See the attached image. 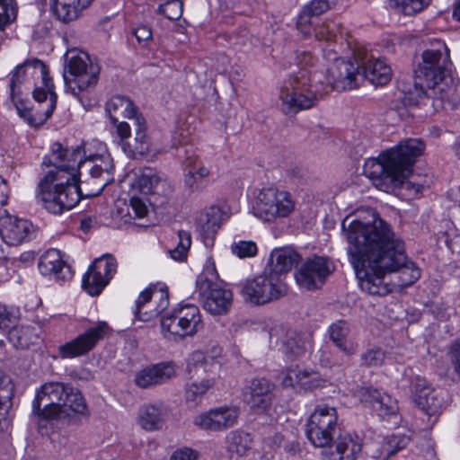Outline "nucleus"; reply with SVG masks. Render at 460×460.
<instances>
[{
  "mask_svg": "<svg viewBox=\"0 0 460 460\" xmlns=\"http://www.w3.org/2000/svg\"><path fill=\"white\" fill-rule=\"evenodd\" d=\"M370 222L359 219L345 221L342 228L349 243L348 253L359 281L360 288L372 296H384L391 288L385 283L386 273H398V285L408 287L420 277V270L408 260L404 243L390 225L372 209Z\"/></svg>",
  "mask_w": 460,
  "mask_h": 460,
  "instance_id": "f257e3e1",
  "label": "nucleus"
},
{
  "mask_svg": "<svg viewBox=\"0 0 460 460\" xmlns=\"http://www.w3.org/2000/svg\"><path fill=\"white\" fill-rule=\"evenodd\" d=\"M42 164L52 165L54 168L40 181L36 199L38 204L54 215H60L59 187L62 186V182L68 183L69 181L75 180V166L79 175L89 174L92 179L98 181V190L86 196L98 195L114 181V164L110 155H94L83 160L79 146L70 150L56 142L52 144L51 154L44 157Z\"/></svg>",
  "mask_w": 460,
  "mask_h": 460,
  "instance_id": "f03ea898",
  "label": "nucleus"
},
{
  "mask_svg": "<svg viewBox=\"0 0 460 460\" xmlns=\"http://www.w3.org/2000/svg\"><path fill=\"white\" fill-rule=\"evenodd\" d=\"M424 149L425 144L420 139L402 140L394 147L381 153L377 158L367 159L363 167L364 174L382 191H399L409 199L416 198L421 192L423 185L408 180V177Z\"/></svg>",
  "mask_w": 460,
  "mask_h": 460,
  "instance_id": "7ed1b4c3",
  "label": "nucleus"
},
{
  "mask_svg": "<svg viewBox=\"0 0 460 460\" xmlns=\"http://www.w3.org/2000/svg\"><path fill=\"white\" fill-rule=\"evenodd\" d=\"M40 80L49 91L53 87L52 79L49 75L47 66L38 58L25 60L18 65L11 74L10 79V97L20 117L23 118L30 125L37 126L46 122L52 115L56 106L58 96L56 93H51L50 102L43 114L38 117L32 115L30 109V101L22 98L21 87L22 84H31V81L36 85V81Z\"/></svg>",
  "mask_w": 460,
  "mask_h": 460,
  "instance_id": "20e7f679",
  "label": "nucleus"
},
{
  "mask_svg": "<svg viewBox=\"0 0 460 460\" xmlns=\"http://www.w3.org/2000/svg\"><path fill=\"white\" fill-rule=\"evenodd\" d=\"M421 58L422 62L419 64L415 75L417 78L423 80L426 87L430 91L426 94L438 99L442 107L446 104L456 107L460 102L456 94V89L443 82L452 66L447 47L440 43L438 49L423 51Z\"/></svg>",
  "mask_w": 460,
  "mask_h": 460,
  "instance_id": "39448f33",
  "label": "nucleus"
},
{
  "mask_svg": "<svg viewBox=\"0 0 460 460\" xmlns=\"http://www.w3.org/2000/svg\"><path fill=\"white\" fill-rule=\"evenodd\" d=\"M334 90L346 91L357 88L359 81L367 79L376 86L388 84L392 78V69L381 58H370L356 64L351 61L335 58L329 69Z\"/></svg>",
  "mask_w": 460,
  "mask_h": 460,
  "instance_id": "423d86ee",
  "label": "nucleus"
},
{
  "mask_svg": "<svg viewBox=\"0 0 460 460\" xmlns=\"http://www.w3.org/2000/svg\"><path fill=\"white\" fill-rule=\"evenodd\" d=\"M99 74V66L93 63L85 52L70 49L65 54L63 77L66 93L78 96L97 84Z\"/></svg>",
  "mask_w": 460,
  "mask_h": 460,
  "instance_id": "0eeeda50",
  "label": "nucleus"
},
{
  "mask_svg": "<svg viewBox=\"0 0 460 460\" xmlns=\"http://www.w3.org/2000/svg\"><path fill=\"white\" fill-rule=\"evenodd\" d=\"M288 290L286 280L267 267L261 273L247 279L241 287L244 301L253 305L275 302L285 296Z\"/></svg>",
  "mask_w": 460,
  "mask_h": 460,
  "instance_id": "6e6552de",
  "label": "nucleus"
},
{
  "mask_svg": "<svg viewBox=\"0 0 460 460\" xmlns=\"http://www.w3.org/2000/svg\"><path fill=\"white\" fill-rule=\"evenodd\" d=\"M320 98V94L311 84V78L306 70L293 75L279 92L285 114H296L300 111L311 109L317 104Z\"/></svg>",
  "mask_w": 460,
  "mask_h": 460,
  "instance_id": "1a4fd4ad",
  "label": "nucleus"
},
{
  "mask_svg": "<svg viewBox=\"0 0 460 460\" xmlns=\"http://www.w3.org/2000/svg\"><path fill=\"white\" fill-rule=\"evenodd\" d=\"M204 328V323L199 307L192 304L179 305L171 314L161 319V330L164 337L169 341H179L186 337H193Z\"/></svg>",
  "mask_w": 460,
  "mask_h": 460,
  "instance_id": "9d476101",
  "label": "nucleus"
},
{
  "mask_svg": "<svg viewBox=\"0 0 460 460\" xmlns=\"http://www.w3.org/2000/svg\"><path fill=\"white\" fill-rule=\"evenodd\" d=\"M296 208V201L286 190L274 187L262 188L255 197L252 211L264 222H276L288 217Z\"/></svg>",
  "mask_w": 460,
  "mask_h": 460,
  "instance_id": "9b49d317",
  "label": "nucleus"
},
{
  "mask_svg": "<svg viewBox=\"0 0 460 460\" xmlns=\"http://www.w3.org/2000/svg\"><path fill=\"white\" fill-rule=\"evenodd\" d=\"M337 426L336 408L327 404L317 405L307 420L306 437L315 447L330 449Z\"/></svg>",
  "mask_w": 460,
  "mask_h": 460,
  "instance_id": "f8f14e48",
  "label": "nucleus"
},
{
  "mask_svg": "<svg viewBox=\"0 0 460 460\" xmlns=\"http://www.w3.org/2000/svg\"><path fill=\"white\" fill-rule=\"evenodd\" d=\"M411 384L414 402L429 417V421L433 425L446 408L445 393L431 387L420 376H415Z\"/></svg>",
  "mask_w": 460,
  "mask_h": 460,
  "instance_id": "ddd939ff",
  "label": "nucleus"
},
{
  "mask_svg": "<svg viewBox=\"0 0 460 460\" xmlns=\"http://www.w3.org/2000/svg\"><path fill=\"white\" fill-rule=\"evenodd\" d=\"M196 289L202 299L203 308L213 315L227 313L232 305V292L212 282L205 275L198 277Z\"/></svg>",
  "mask_w": 460,
  "mask_h": 460,
  "instance_id": "4468645a",
  "label": "nucleus"
},
{
  "mask_svg": "<svg viewBox=\"0 0 460 460\" xmlns=\"http://www.w3.org/2000/svg\"><path fill=\"white\" fill-rule=\"evenodd\" d=\"M169 305V292L165 286L151 284L136 301L135 316L148 322L162 314Z\"/></svg>",
  "mask_w": 460,
  "mask_h": 460,
  "instance_id": "2eb2a0df",
  "label": "nucleus"
},
{
  "mask_svg": "<svg viewBox=\"0 0 460 460\" xmlns=\"http://www.w3.org/2000/svg\"><path fill=\"white\" fill-rule=\"evenodd\" d=\"M333 270L332 264L324 257L314 256L306 259L296 270L297 285L307 290L322 288Z\"/></svg>",
  "mask_w": 460,
  "mask_h": 460,
  "instance_id": "dca6fc26",
  "label": "nucleus"
},
{
  "mask_svg": "<svg viewBox=\"0 0 460 460\" xmlns=\"http://www.w3.org/2000/svg\"><path fill=\"white\" fill-rule=\"evenodd\" d=\"M109 331L110 328L106 323H98L72 341L58 346L59 357L61 358H73L87 354L105 337Z\"/></svg>",
  "mask_w": 460,
  "mask_h": 460,
  "instance_id": "f3484780",
  "label": "nucleus"
},
{
  "mask_svg": "<svg viewBox=\"0 0 460 460\" xmlns=\"http://www.w3.org/2000/svg\"><path fill=\"white\" fill-rule=\"evenodd\" d=\"M118 262L109 254L96 259L83 277V288L91 296H98L117 272Z\"/></svg>",
  "mask_w": 460,
  "mask_h": 460,
  "instance_id": "a211bd4d",
  "label": "nucleus"
},
{
  "mask_svg": "<svg viewBox=\"0 0 460 460\" xmlns=\"http://www.w3.org/2000/svg\"><path fill=\"white\" fill-rule=\"evenodd\" d=\"M274 385L266 378H253L243 389V402L255 413L267 411L272 403Z\"/></svg>",
  "mask_w": 460,
  "mask_h": 460,
  "instance_id": "6ab92c4d",
  "label": "nucleus"
},
{
  "mask_svg": "<svg viewBox=\"0 0 460 460\" xmlns=\"http://www.w3.org/2000/svg\"><path fill=\"white\" fill-rule=\"evenodd\" d=\"M238 416L237 408L218 407L196 416L193 423L204 430L221 431L233 427Z\"/></svg>",
  "mask_w": 460,
  "mask_h": 460,
  "instance_id": "aec40b11",
  "label": "nucleus"
},
{
  "mask_svg": "<svg viewBox=\"0 0 460 460\" xmlns=\"http://www.w3.org/2000/svg\"><path fill=\"white\" fill-rule=\"evenodd\" d=\"M4 212L5 215L0 217V234L4 242L14 246L28 241L32 234V224Z\"/></svg>",
  "mask_w": 460,
  "mask_h": 460,
  "instance_id": "412c9836",
  "label": "nucleus"
},
{
  "mask_svg": "<svg viewBox=\"0 0 460 460\" xmlns=\"http://www.w3.org/2000/svg\"><path fill=\"white\" fill-rule=\"evenodd\" d=\"M363 441L357 434L340 435L330 449L322 452L323 460H356L362 451Z\"/></svg>",
  "mask_w": 460,
  "mask_h": 460,
  "instance_id": "4be33fe9",
  "label": "nucleus"
},
{
  "mask_svg": "<svg viewBox=\"0 0 460 460\" xmlns=\"http://www.w3.org/2000/svg\"><path fill=\"white\" fill-rule=\"evenodd\" d=\"M223 210L217 206H211L199 214L196 219V227L207 247L214 244L215 236L223 221Z\"/></svg>",
  "mask_w": 460,
  "mask_h": 460,
  "instance_id": "5701e85b",
  "label": "nucleus"
},
{
  "mask_svg": "<svg viewBox=\"0 0 460 460\" xmlns=\"http://www.w3.org/2000/svg\"><path fill=\"white\" fill-rule=\"evenodd\" d=\"M172 363L162 362L141 369L135 376V383L140 388H149L162 385L175 376Z\"/></svg>",
  "mask_w": 460,
  "mask_h": 460,
  "instance_id": "b1692460",
  "label": "nucleus"
},
{
  "mask_svg": "<svg viewBox=\"0 0 460 460\" xmlns=\"http://www.w3.org/2000/svg\"><path fill=\"white\" fill-rule=\"evenodd\" d=\"M323 382L318 372L295 367L287 369L282 385L300 391H309L321 386Z\"/></svg>",
  "mask_w": 460,
  "mask_h": 460,
  "instance_id": "393cba45",
  "label": "nucleus"
},
{
  "mask_svg": "<svg viewBox=\"0 0 460 460\" xmlns=\"http://www.w3.org/2000/svg\"><path fill=\"white\" fill-rule=\"evenodd\" d=\"M132 188L143 194H164L170 190L167 181L152 168H145L136 173Z\"/></svg>",
  "mask_w": 460,
  "mask_h": 460,
  "instance_id": "a878e982",
  "label": "nucleus"
},
{
  "mask_svg": "<svg viewBox=\"0 0 460 460\" xmlns=\"http://www.w3.org/2000/svg\"><path fill=\"white\" fill-rule=\"evenodd\" d=\"M300 261L301 256L296 251L290 247H283L271 252L266 267L285 280L287 273Z\"/></svg>",
  "mask_w": 460,
  "mask_h": 460,
  "instance_id": "bb28decb",
  "label": "nucleus"
},
{
  "mask_svg": "<svg viewBox=\"0 0 460 460\" xmlns=\"http://www.w3.org/2000/svg\"><path fill=\"white\" fill-rule=\"evenodd\" d=\"M167 415L164 403H146L139 409L137 421L145 430L155 431L164 427Z\"/></svg>",
  "mask_w": 460,
  "mask_h": 460,
  "instance_id": "cd10ccee",
  "label": "nucleus"
},
{
  "mask_svg": "<svg viewBox=\"0 0 460 460\" xmlns=\"http://www.w3.org/2000/svg\"><path fill=\"white\" fill-rule=\"evenodd\" d=\"M330 9L328 0H312L306 4L298 15L296 27L305 36L311 35L315 19Z\"/></svg>",
  "mask_w": 460,
  "mask_h": 460,
  "instance_id": "c85d7f7f",
  "label": "nucleus"
},
{
  "mask_svg": "<svg viewBox=\"0 0 460 460\" xmlns=\"http://www.w3.org/2000/svg\"><path fill=\"white\" fill-rule=\"evenodd\" d=\"M93 0H50L54 15L62 22L76 20Z\"/></svg>",
  "mask_w": 460,
  "mask_h": 460,
  "instance_id": "c756f323",
  "label": "nucleus"
},
{
  "mask_svg": "<svg viewBox=\"0 0 460 460\" xmlns=\"http://www.w3.org/2000/svg\"><path fill=\"white\" fill-rule=\"evenodd\" d=\"M68 385L63 383H49L41 386L32 402L33 411H39L41 405L58 404L63 406Z\"/></svg>",
  "mask_w": 460,
  "mask_h": 460,
  "instance_id": "7c9ffc66",
  "label": "nucleus"
},
{
  "mask_svg": "<svg viewBox=\"0 0 460 460\" xmlns=\"http://www.w3.org/2000/svg\"><path fill=\"white\" fill-rule=\"evenodd\" d=\"M350 328L344 320H338L328 328L332 342L346 356H352L358 350V344L349 339Z\"/></svg>",
  "mask_w": 460,
  "mask_h": 460,
  "instance_id": "2f4dec72",
  "label": "nucleus"
},
{
  "mask_svg": "<svg viewBox=\"0 0 460 460\" xmlns=\"http://www.w3.org/2000/svg\"><path fill=\"white\" fill-rule=\"evenodd\" d=\"M309 346V336L296 330L287 331L282 340L283 352L290 360L304 356Z\"/></svg>",
  "mask_w": 460,
  "mask_h": 460,
  "instance_id": "473e14b6",
  "label": "nucleus"
},
{
  "mask_svg": "<svg viewBox=\"0 0 460 460\" xmlns=\"http://www.w3.org/2000/svg\"><path fill=\"white\" fill-rule=\"evenodd\" d=\"M40 273L44 276L55 275L58 279H66L64 270L69 273V267L63 261L60 252L57 249H49L40 258L38 263Z\"/></svg>",
  "mask_w": 460,
  "mask_h": 460,
  "instance_id": "72a5a7b5",
  "label": "nucleus"
},
{
  "mask_svg": "<svg viewBox=\"0 0 460 460\" xmlns=\"http://www.w3.org/2000/svg\"><path fill=\"white\" fill-rule=\"evenodd\" d=\"M133 125L136 128L133 143L123 144L124 152L129 156L136 158L137 155H144L149 151V140L146 136V126L143 117L134 119Z\"/></svg>",
  "mask_w": 460,
  "mask_h": 460,
  "instance_id": "f704fd0d",
  "label": "nucleus"
},
{
  "mask_svg": "<svg viewBox=\"0 0 460 460\" xmlns=\"http://www.w3.org/2000/svg\"><path fill=\"white\" fill-rule=\"evenodd\" d=\"M106 111L112 123L118 122L119 116L131 119L133 121L135 118L140 117L133 102L123 95L112 96L106 103Z\"/></svg>",
  "mask_w": 460,
  "mask_h": 460,
  "instance_id": "c9c22d12",
  "label": "nucleus"
},
{
  "mask_svg": "<svg viewBox=\"0 0 460 460\" xmlns=\"http://www.w3.org/2000/svg\"><path fill=\"white\" fill-rule=\"evenodd\" d=\"M75 170H77L76 167ZM78 176L80 175L77 171H75V180L69 181L68 183L62 182V186L59 187L60 215L64 211L70 210L75 208L82 199V192L78 185Z\"/></svg>",
  "mask_w": 460,
  "mask_h": 460,
  "instance_id": "e433bc0d",
  "label": "nucleus"
},
{
  "mask_svg": "<svg viewBox=\"0 0 460 460\" xmlns=\"http://www.w3.org/2000/svg\"><path fill=\"white\" fill-rule=\"evenodd\" d=\"M410 443V438L402 434H395L385 438L379 448L373 455L376 460H388L397 452L405 448Z\"/></svg>",
  "mask_w": 460,
  "mask_h": 460,
  "instance_id": "4c0bfd02",
  "label": "nucleus"
},
{
  "mask_svg": "<svg viewBox=\"0 0 460 460\" xmlns=\"http://www.w3.org/2000/svg\"><path fill=\"white\" fill-rule=\"evenodd\" d=\"M7 337L14 348L21 349H28L39 339L31 326H14L8 331Z\"/></svg>",
  "mask_w": 460,
  "mask_h": 460,
  "instance_id": "58836bf2",
  "label": "nucleus"
},
{
  "mask_svg": "<svg viewBox=\"0 0 460 460\" xmlns=\"http://www.w3.org/2000/svg\"><path fill=\"white\" fill-rule=\"evenodd\" d=\"M189 167V172L184 175L185 186L192 191L199 190L202 188L203 180L209 176L210 171L198 160L190 162Z\"/></svg>",
  "mask_w": 460,
  "mask_h": 460,
  "instance_id": "ea45409f",
  "label": "nucleus"
},
{
  "mask_svg": "<svg viewBox=\"0 0 460 460\" xmlns=\"http://www.w3.org/2000/svg\"><path fill=\"white\" fill-rule=\"evenodd\" d=\"M64 409L69 408L75 413L87 416L89 414L87 405L82 394L68 385L66 395L63 403Z\"/></svg>",
  "mask_w": 460,
  "mask_h": 460,
  "instance_id": "a19ab883",
  "label": "nucleus"
},
{
  "mask_svg": "<svg viewBox=\"0 0 460 460\" xmlns=\"http://www.w3.org/2000/svg\"><path fill=\"white\" fill-rule=\"evenodd\" d=\"M228 449L239 456H243L251 447L252 439L248 433L235 430L228 436Z\"/></svg>",
  "mask_w": 460,
  "mask_h": 460,
  "instance_id": "79ce46f5",
  "label": "nucleus"
},
{
  "mask_svg": "<svg viewBox=\"0 0 460 460\" xmlns=\"http://www.w3.org/2000/svg\"><path fill=\"white\" fill-rule=\"evenodd\" d=\"M127 213L123 215L125 221L135 219V218H143L147 215L148 208L146 206V200L142 198L132 196L129 199L128 204H125Z\"/></svg>",
  "mask_w": 460,
  "mask_h": 460,
  "instance_id": "37998d69",
  "label": "nucleus"
},
{
  "mask_svg": "<svg viewBox=\"0 0 460 460\" xmlns=\"http://www.w3.org/2000/svg\"><path fill=\"white\" fill-rule=\"evenodd\" d=\"M386 358V353L378 347H372L360 355L361 366L366 367H377L382 366Z\"/></svg>",
  "mask_w": 460,
  "mask_h": 460,
  "instance_id": "c03bdc74",
  "label": "nucleus"
},
{
  "mask_svg": "<svg viewBox=\"0 0 460 460\" xmlns=\"http://www.w3.org/2000/svg\"><path fill=\"white\" fill-rule=\"evenodd\" d=\"M191 244L190 234L187 231L180 230L178 232V243L177 246L169 251L171 257L181 261L186 259L188 251Z\"/></svg>",
  "mask_w": 460,
  "mask_h": 460,
  "instance_id": "a18cd8bd",
  "label": "nucleus"
},
{
  "mask_svg": "<svg viewBox=\"0 0 460 460\" xmlns=\"http://www.w3.org/2000/svg\"><path fill=\"white\" fill-rule=\"evenodd\" d=\"M390 3L405 15H411L428 6L429 0H390Z\"/></svg>",
  "mask_w": 460,
  "mask_h": 460,
  "instance_id": "49530a36",
  "label": "nucleus"
},
{
  "mask_svg": "<svg viewBox=\"0 0 460 460\" xmlns=\"http://www.w3.org/2000/svg\"><path fill=\"white\" fill-rule=\"evenodd\" d=\"M51 93L54 92V86L51 88V91H49L47 87L44 84H41V86L35 85V88L32 92V95L34 100L39 102V107L34 110L30 107V109L32 111V115L34 117H38L40 114H43L44 111L48 108V105L50 102Z\"/></svg>",
  "mask_w": 460,
  "mask_h": 460,
  "instance_id": "de8ad7c7",
  "label": "nucleus"
},
{
  "mask_svg": "<svg viewBox=\"0 0 460 460\" xmlns=\"http://www.w3.org/2000/svg\"><path fill=\"white\" fill-rule=\"evenodd\" d=\"M214 385L215 380L212 378L189 384L185 391L187 401H197L199 398L202 397Z\"/></svg>",
  "mask_w": 460,
  "mask_h": 460,
  "instance_id": "09e8293b",
  "label": "nucleus"
},
{
  "mask_svg": "<svg viewBox=\"0 0 460 460\" xmlns=\"http://www.w3.org/2000/svg\"><path fill=\"white\" fill-rule=\"evenodd\" d=\"M398 410L397 401L387 394H384L378 403L375 405V411L383 419L395 416Z\"/></svg>",
  "mask_w": 460,
  "mask_h": 460,
  "instance_id": "8fccbe9b",
  "label": "nucleus"
},
{
  "mask_svg": "<svg viewBox=\"0 0 460 460\" xmlns=\"http://www.w3.org/2000/svg\"><path fill=\"white\" fill-rule=\"evenodd\" d=\"M17 16V7L14 0H0V31L13 22Z\"/></svg>",
  "mask_w": 460,
  "mask_h": 460,
  "instance_id": "3c124183",
  "label": "nucleus"
},
{
  "mask_svg": "<svg viewBox=\"0 0 460 460\" xmlns=\"http://www.w3.org/2000/svg\"><path fill=\"white\" fill-rule=\"evenodd\" d=\"M183 10V4L181 0H167L158 6V13L171 21L178 20Z\"/></svg>",
  "mask_w": 460,
  "mask_h": 460,
  "instance_id": "603ef678",
  "label": "nucleus"
},
{
  "mask_svg": "<svg viewBox=\"0 0 460 460\" xmlns=\"http://www.w3.org/2000/svg\"><path fill=\"white\" fill-rule=\"evenodd\" d=\"M231 252L240 259L252 258L257 254V244L253 241H237L231 244Z\"/></svg>",
  "mask_w": 460,
  "mask_h": 460,
  "instance_id": "864d4df0",
  "label": "nucleus"
},
{
  "mask_svg": "<svg viewBox=\"0 0 460 460\" xmlns=\"http://www.w3.org/2000/svg\"><path fill=\"white\" fill-rule=\"evenodd\" d=\"M32 412L41 420H56L61 418L63 413H66V411L61 405L51 404L41 405L39 411L32 410Z\"/></svg>",
  "mask_w": 460,
  "mask_h": 460,
  "instance_id": "5fc2aeb1",
  "label": "nucleus"
},
{
  "mask_svg": "<svg viewBox=\"0 0 460 460\" xmlns=\"http://www.w3.org/2000/svg\"><path fill=\"white\" fill-rule=\"evenodd\" d=\"M385 393H381L377 389L371 387H362L358 390V397L361 402L369 405L375 411V405L378 403V401L382 398Z\"/></svg>",
  "mask_w": 460,
  "mask_h": 460,
  "instance_id": "6e6d98bb",
  "label": "nucleus"
},
{
  "mask_svg": "<svg viewBox=\"0 0 460 460\" xmlns=\"http://www.w3.org/2000/svg\"><path fill=\"white\" fill-rule=\"evenodd\" d=\"M17 315L13 309L0 305V332H5L15 323Z\"/></svg>",
  "mask_w": 460,
  "mask_h": 460,
  "instance_id": "4d7b16f0",
  "label": "nucleus"
},
{
  "mask_svg": "<svg viewBox=\"0 0 460 460\" xmlns=\"http://www.w3.org/2000/svg\"><path fill=\"white\" fill-rule=\"evenodd\" d=\"M313 31L318 40L331 41L336 38L334 24H322L321 26H315V24H314L312 32Z\"/></svg>",
  "mask_w": 460,
  "mask_h": 460,
  "instance_id": "13d9d810",
  "label": "nucleus"
},
{
  "mask_svg": "<svg viewBox=\"0 0 460 460\" xmlns=\"http://www.w3.org/2000/svg\"><path fill=\"white\" fill-rule=\"evenodd\" d=\"M449 357L454 372L460 379V339L451 344Z\"/></svg>",
  "mask_w": 460,
  "mask_h": 460,
  "instance_id": "bf43d9fd",
  "label": "nucleus"
},
{
  "mask_svg": "<svg viewBox=\"0 0 460 460\" xmlns=\"http://www.w3.org/2000/svg\"><path fill=\"white\" fill-rule=\"evenodd\" d=\"M133 34L139 43L147 41L152 37L151 29L147 26H139L136 28L133 31Z\"/></svg>",
  "mask_w": 460,
  "mask_h": 460,
  "instance_id": "052dcab7",
  "label": "nucleus"
},
{
  "mask_svg": "<svg viewBox=\"0 0 460 460\" xmlns=\"http://www.w3.org/2000/svg\"><path fill=\"white\" fill-rule=\"evenodd\" d=\"M113 124L116 126L117 134L120 137L123 145L126 143L125 140L130 137V126L127 122H119V120L117 123Z\"/></svg>",
  "mask_w": 460,
  "mask_h": 460,
  "instance_id": "680f3d73",
  "label": "nucleus"
},
{
  "mask_svg": "<svg viewBox=\"0 0 460 460\" xmlns=\"http://www.w3.org/2000/svg\"><path fill=\"white\" fill-rule=\"evenodd\" d=\"M207 361L208 359L205 358L202 352L195 351L191 354L190 359L188 363V368L190 371L192 365L197 367H202L203 365L207 364Z\"/></svg>",
  "mask_w": 460,
  "mask_h": 460,
  "instance_id": "e2e57ef3",
  "label": "nucleus"
},
{
  "mask_svg": "<svg viewBox=\"0 0 460 460\" xmlns=\"http://www.w3.org/2000/svg\"><path fill=\"white\" fill-rule=\"evenodd\" d=\"M196 456L193 450L184 448L175 451L170 460H195Z\"/></svg>",
  "mask_w": 460,
  "mask_h": 460,
  "instance_id": "0e129e2a",
  "label": "nucleus"
},
{
  "mask_svg": "<svg viewBox=\"0 0 460 460\" xmlns=\"http://www.w3.org/2000/svg\"><path fill=\"white\" fill-rule=\"evenodd\" d=\"M297 59L298 66H302V69L300 71L306 70L310 74V72L306 69V66L313 65V56L308 52H302L297 57Z\"/></svg>",
  "mask_w": 460,
  "mask_h": 460,
  "instance_id": "69168bd1",
  "label": "nucleus"
},
{
  "mask_svg": "<svg viewBox=\"0 0 460 460\" xmlns=\"http://www.w3.org/2000/svg\"><path fill=\"white\" fill-rule=\"evenodd\" d=\"M9 188L6 181L0 177V208L7 204Z\"/></svg>",
  "mask_w": 460,
  "mask_h": 460,
  "instance_id": "338daca9",
  "label": "nucleus"
},
{
  "mask_svg": "<svg viewBox=\"0 0 460 460\" xmlns=\"http://www.w3.org/2000/svg\"><path fill=\"white\" fill-rule=\"evenodd\" d=\"M93 220L92 219V217H84L81 219V229L84 232H88L91 229L92 226H93Z\"/></svg>",
  "mask_w": 460,
  "mask_h": 460,
  "instance_id": "774afa93",
  "label": "nucleus"
}]
</instances>
